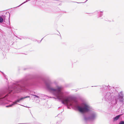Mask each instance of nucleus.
I'll return each mask as SVG.
<instances>
[{"label": "nucleus", "instance_id": "8", "mask_svg": "<svg viewBox=\"0 0 124 124\" xmlns=\"http://www.w3.org/2000/svg\"><path fill=\"white\" fill-rule=\"evenodd\" d=\"M118 124H124V121L122 120L120 121Z\"/></svg>", "mask_w": 124, "mask_h": 124}, {"label": "nucleus", "instance_id": "5", "mask_svg": "<svg viewBox=\"0 0 124 124\" xmlns=\"http://www.w3.org/2000/svg\"><path fill=\"white\" fill-rule=\"evenodd\" d=\"M122 116V114H119L116 116L115 117L113 118V121L115 122L118 120Z\"/></svg>", "mask_w": 124, "mask_h": 124}, {"label": "nucleus", "instance_id": "6", "mask_svg": "<svg viewBox=\"0 0 124 124\" xmlns=\"http://www.w3.org/2000/svg\"><path fill=\"white\" fill-rule=\"evenodd\" d=\"M2 17L0 16V23H2L3 20H5L6 16H2Z\"/></svg>", "mask_w": 124, "mask_h": 124}, {"label": "nucleus", "instance_id": "15", "mask_svg": "<svg viewBox=\"0 0 124 124\" xmlns=\"http://www.w3.org/2000/svg\"><path fill=\"white\" fill-rule=\"evenodd\" d=\"M88 0H87L85 1V2L86 1Z\"/></svg>", "mask_w": 124, "mask_h": 124}, {"label": "nucleus", "instance_id": "7", "mask_svg": "<svg viewBox=\"0 0 124 124\" xmlns=\"http://www.w3.org/2000/svg\"><path fill=\"white\" fill-rule=\"evenodd\" d=\"M30 0H26V1H25L23 3H22V4H21V5H19L17 7H20V6L21 5H22L23 4L25 3L26 2H28V1H30Z\"/></svg>", "mask_w": 124, "mask_h": 124}, {"label": "nucleus", "instance_id": "14", "mask_svg": "<svg viewBox=\"0 0 124 124\" xmlns=\"http://www.w3.org/2000/svg\"><path fill=\"white\" fill-rule=\"evenodd\" d=\"M43 38L42 39H41V41L42 40V39H43Z\"/></svg>", "mask_w": 124, "mask_h": 124}, {"label": "nucleus", "instance_id": "9", "mask_svg": "<svg viewBox=\"0 0 124 124\" xmlns=\"http://www.w3.org/2000/svg\"><path fill=\"white\" fill-rule=\"evenodd\" d=\"M98 13L100 14V17H101L103 15V13L102 12H98Z\"/></svg>", "mask_w": 124, "mask_h": 124}, {"label": "nucleus", "instance_id": "13", "mask_svg": "<svg viewBox=\"0 0 124 124\" xmlns=\"http://www.w3.org/2000/svg\"><path fill=\"white\" fill-rule=\"evenodd\" d=\"M67 108H68V109L70 108H69L68 106Z\"/></svg>", "mask_w": 124, "mask_h": 124}, {"label": "nucleus", "instance_id": "12", "mask_svg": "<svg viewBox=\"0 0 124 124\" xmlns=\"http://www.w3.org/2000/svg\"><path fill=\"white\" fill-rule=\"evenodd\" d=\"M122 114V116L123 117H124V113Z\"/></svg>", "mask_w": 124, "mask_h": 124}, {"label": "nucleus", "instance_id": "2", "mask_svg": "<svg viewBox=\"0 0 124 124\" xmlns=\"http://www.w3.org/2000/svg\"><path fill=\"white\" fill-rule=\"evenodd\" d=\"M27 83L24 80L12 84L8 89L4 90L0 94V103L3 104L8 103L12 98V93H19L22 91H26L27 89Z\"/></svg>", "mask_w": 124, "mask_h": 124}, {"label": "nucleus", "instance_id": "10", "mask_svg": "<svg viewBox=\"0 0 124 124\" xmlns=\"http://www.w3.org/2000/svg\"><path fill=\"white\" fill-rule=\"evenodd\" d=\"M31 95L32 96H33L35 97L34 98H35V97H36V98H39V96L37 95H35L34 94H31Z\"/></svg>", "mask_w": 124, "mask_h": 124}, {"label": "nucleus", "instance_id": "11", "mask_svg": "<svg viewBox=\"0 0 124 124\" xmlns=\"http://www.w3.org/2000/svg\"><path fill=\"white\" fill-rule=\"evenodd\" d=\"M7 14L9 16V19L10 18V14L9 13V12H8V13H7Z\"/></svg>", "mask_w": 124, "mask_h": 124}, {"label": "nucleus", "instance_id": "3", "mask_svg": "<svg viewBox=\"0 0 124 124\" xmlns=\"http://www.w3.org/2000/svg\"><path fill=\"white\" fill-rule=\"evenodd\" d=\"M103 87L105 88L103 93L102 100L110 102L111 106H115L117 107V103L119 99L120 106H123L124 104V93L121 91L118 93L114 87H111L109 86L103 85Z\"/></svg>", "mask_w": 124, "mask_h": 124}, {"label": "nucleus", "instance_id": "4", "mask_svg": "<svg viewBox=\"0 0 124 124\" xmlns=\"http://www.w3.org/2000/svg\"><path fill=\"white\" fill-rule=\"evenodd\" d=\"M30 96H26L24 97L21 98L19 99H17L14 102H13V103L10 105H8L6 106V107H12V106L14 104H16L17 103L19 102L20 101L22 100L23 99H25L27 98H29Z\"/></svg>", "mask_w": 124, "mask_h": 124}, {"label": "nucleus", "instance_id": "1", "mask_svg": "<svg viewBox=\"0 0 124 124\" xmlns=\"http://www.w3.org/2000/svg\"><path fill=\"white\" fill-rule=\"evenodd\" d=\"M45 84L47 90L52 92L57 99L61 100L62 104L74 107L82 114L88 112V114H85L83 115L84 119L85 121H93L96 118L97 114L93 110L92 107L90 106L85 103L79 105L78 102L73 97L69 96L65 98L63 93L61 91L62 87H58L56 89L52 87V83L50 80L45 81Z\"/></svg>", "mask_w": 124, "mask_h": 124}]
</instances>
